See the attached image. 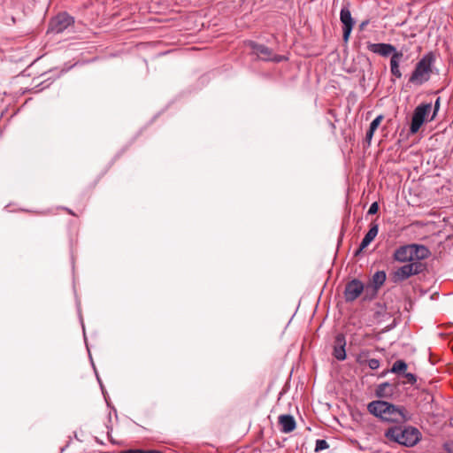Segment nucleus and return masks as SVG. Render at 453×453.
<instances>
[{
	"mask_svg": "<svg viewBox=\"0 0 453 453\" xmlns=\"http://www.w3.org/2000/svg\"><path fill=\"white\" fill-rule=\"evenodd\" d=\"M367 49L369 51L383 58H388L389 56L392 57L395 53V51H398L394 45L385 42H368Z\"/></svg>",
	"mask_w": 453,
	"mask_h": 453,
	"instance_id": "1a4fd4ad",
	"label": "nucleus"
},
{
	"mask_svg": "<svg viewBox=\"0 0 453 453\" xmlns=\"http://www.w3.org/2000/svg\"><path fill=\"white\" fill-rule=\"evenodd\" d=\"M384 436L389 441L411 448L419 442L422 434L412 426H392L385 431Z\"/></svg>",
	"mask_w": 453,
	"mask_h": 453,
	"instance_id": "f03ea898",
	"label": "nucleus"
},
{
	"mask_svg": "<svg viewBox=\"0 0 453 453\" xmlns=\"http://www.w3.org/2000/svg\"><path fill=\"white\" fill-rule=\"evenodd\" d=\"M283 395V390H281L279 394L280 397Z\"/></svg>",
	"mask_w": 453,
	"mask_h": 453,
	"instance_id": "2f4dec72",
	"label": "nucleus"
},
{
	"mask_svg": "<svg viewBox=\"0 0 453 453\" xmlns=\"http://www.w3.org/2000/svg\"><path fill=\"white\" fill-rule=\"evenodd\" d=\"M340 20L342 23V38L345 42L349 39V35L355 25V20L351 16L349 5L343 6L340 12Z\"/></svg>",
	"mask_w": 453,
	"mask_h": 453,
	"instance_id": "6e6552de",
	"label": "nucleus"
},
{
	"mask_svg": "<svg viewBox=\"0 0 453 453\" xmlns=\"http://www.w3.org/2000/svg\"><path fill=\"white\" fill-rule=\"evenodd\" d=\"M440 105H441V98H440V97H438V98L435 100V102H434V112H433V115H432V117H431L430 120H433V119L435 118V116H436L437 112H438V111H439V110H440Z\"/></svg>",
	"mask_w": 453,
	"mask_h": 453,
	"instance_id": "b1692460",
	"label": "nucleus"
},
{
	"mask_svg": "<svg viewBox=\"0 0 453 453\" xmlns=\"http://www.w3.org/2000/svg\"><path fill=\"white\" fill-rule=\"evenodd\" d=\"M383 115H379L377 116L370 124V127L369 128L376 131V129L378 128V127L380 126V122L382 121L383 119Z\"/></svg>",
	"mask_w": 453,
	"mask_h": 453,
	"instance_id": "4be33fe9",
	"label": "nucleus"
},
{
	"mask_svg": "<svg viewBox=\"0 0 453 453\" xmlns=\"http://www.w3.org/2000/svg\"><path fill=\"white\" fill-rule=\"evenodd\" d=\"M367 410L376 418L388 423H404L411 419V415L403 406H396L382 400L369 403Z\"/></svg>",
	"mask_w": 453,
	"mask_h": 453,
	"instance_id": "f257e3e1",
	"label": "nucleus"
},
{
	"mask_svg": "<svg viewBox=\"0 0 453 453\" xmlns=\"http://www.w3.org/2000/svg\"><path fill=\"white\" fill-rule=\"evenodd\" d=\"M411 246L413 262H419L429 257L430 251L426 246L421 244H411Z\"/></svg>",
	"mask_w": 453,
	"mask_h": 453,
	"instance_id": "4468645a",
	"label": "nucleus"
},
{
	"mask_svg": "<svg viewBox=\"0 0 453 453\" xmlns=\"http://www.w3.org/2000/svg\"><path fill=\"white\" fill-rule=\"evenodd\" d=\"M119 453H163V452L160 450H157V449H128L126 450H122Z\"/></svg>",
	"mask_w": 453,
	"mask_h": 453,
	"instance_id": "aec40b11",
	"label": "nucleus"
},
{
	"mask_svg": "<svg viewBox=\"0 0 453 453\" xmlns=\"http://www.w3.org/2000/svg\"><path fill=\"white\" fill-rule=\"evenodd\" d=\"M283 421H284L283 414L279 415V417H278V424H279L280 426H283Z\"/></svg>",
	"mask_w": 453,
	"mask_h": 453,
	"instance_id": "cd10ccee",
	"label": "nucleus"
},
{
	"mask_svg": "<svg viewBox=\"0 0 453 453\" xmlns=\"http://www.w3.org/2000/svg\"><path fill=\"white\" fill-rule=\"evenodd\" d=\"M378 232H379L378 225L377 224H372L371 226L369 231L366 233V234L363 238V240H362V242H361V243L359 245V249L356 252V254L359 253L364 249H365L374 240V238L377 236Z\"/></svg>",
	"mask_w": 453,
	"mask_h": 453,
	"instance_id": "2eb2a0df",
	"label": "nucleus"
},
{
	"mask_svg": "<svg viewBox=\"0 0 453 453\" xmlns=\"http://www.w3.org/2000/svg\"><path fill=\"white\" fill-rule=\"evenodd\" d=\"M406 370L407 364L403 360H397L393 364L390 372L398 374L401 372H404Z\"/></svg>",
	"mask_w": 453,
	"mask_h": 453,
	"instance_id": "a211bd4d",
	"label": "nucleus"
},
{
	"mask_svg": "<svg viewBox=\"0 0 453 453\" xmlns=\"http://www.w3.org/2000/svg\"><path fill=\"white\" fill-rule=\"evenodd\" d=\"M329 445L326 440L319 439L316 441L315 451H321L327 449Z\"/></svg>",
	"mask_w": 453,
	"mask_h": 453,
	"instance_id": "412c9836",
	"label": "nucleus"
},
{
	"mask_svg": "<svg viewBox=\"0 0 453 453\" xmlns=\"http://www.w3.org/2000/svg\"><path fill=\"white\" fill-rule=\"evenodd\" d=\"M362 356H364V357H367V356H368V351H366V352H362V353L360 354L359 357H361ZM357 361L361 363L360 358H358V359H357Z\"/></svg>",
	"mask_w": 453,
	"mask_h": 453,
	"instance_id": "7c9ffc66",
	"label": "nucleus"
},
{
	"mask_svg": "<svg viewBox=\"0 0 453 453\" xmlns=\"http://www.w3.org/2000/svg\"><path fill=\"white\" fill-rule=\"evenodd\" d=\"M368 366L372 370H376L380 367V360L376 358H371L367 361Z\"/></svg>",
	"mask_w": 453,
	"mask_h": 453,
	"instance_id": "5701e85b",
	"label": "nucleus"
},
{
	"mask_svg": "<svg viewBox=\"0 0 453 453\" xmlns=\"http://www.w3.org/2000/svg\"><path fill=\"white\" fill-rule=\"evenodd\" d=\"M386 273L384 271H378L376 272L372 276V282H373V296L377 294L378 289L384 284L386 280Z\"/></svg>",
	"mask_w": 453,
	"mask_h": 453,
	"instance_id": "f3484780",
	"label": "nucleus"
},
{
	"mask_svg": "<svg viewBox=\"0 0 453 453\" xmlns=\"http://www.w3.org/2000/svg\"><path fill=\"white\" fill-rule=\"evenodd\" d=\"M422 264L420 262H412L404 265L396 269L391 275L393 282H401L412 275L418 274L422 272Z\"/></svg>",
	"mask_w": 453,
	"mask_h": 453,
	"instance_id": "20e7f679",
	"label": "nucleus"
},
{
	"mask_svg": "<svg viewBox=\"0 0 453 453\" xmlns=\"http://www.w3.org/2000/svg\"><path fill=\"white\" fill-rule=\"evenodd\" d=\"M404 376L407 379L408 382L411 385L417 381L416 376L413 373L407 372L404 374Z\"/></svg>",
	"mask_w": 453,
	"mask_h": 453,
	"instance_id": "a878e982",
	"label": "nucleus"
},
{
	"mask_svg": "<svg viewBox=\"0 0 453 453\" xmlns=\"http://www.w3.org/2000/svg\"><path fill=\"white\" fill-rule=\"evenodd\" d=\"M345 346V336L342 334H337L334 340L333 356L339 361H343L346 359Z\"/></svg>",
	"mask_w": 453,
	"mask_h": 453,
	"instance_id": "9b49d317",
	"label": "nucleus"
},
{
	"mask_svg": "<svg viewBox=\"0 0 453 453\" xmlns=\"http://www.w3.org/2000/svg\"><path fill=\"white\" fill-rule=\"evenodd\" d=\"M403 58L402 50L395 51L390 58V73L397 79L402 78V72L400 70V63Z\"/></svg>",
	"mask_w": 453,
	"mask_h": 453,
	"instance_id": "ddd939ff",
	"label": "nucleus"
},
{
	"mask_svg": "<svg viewBox=\"0 0 453 453\" xmlns=\"http://www.w3.org/2000/svg\"><path fill=\"white\" fill-rule=\"evenodd\" d=\"M365 290L363 282L359 280L354 279L349 281L343 292L344 299L347 303H351L357 300Z\"/></svg>",
	"mask_w": 453,
	"mask_h": 453,
	"instance_id": "423d86ee",
	"label": "nucleus"
},
{
	"mask_svg": "<svg viewBox=\"0 0 453 453\" xmlns=\"http://www.w3.org/2000/svg\"><path fill=\"white\" fill-rule=\"evenodd\" d=\"M447 449L449 453H453V443L448 444Z\"/></svg>",
	"mask_w": 453,
	"mask_h": 453,
	"instance_id": "c756f323",
	"label": "nucleus"
},
{
	"mask_svg": "<svg viewBox=\"0 0 453 453\" xmlns=\"http://www.w3.org/2000/svg\"><path fill=\"white\" fill-rule=\"evenodd\" d=\"M374 132H375V131H374V130H372V129H371V128H369V129L367 130L366 134H365V139H366V141H367L368 142H371V140L372 139V136H373V134H374Z\"/></svg>",
	"mask_w": 453,
	"mask_h": 453,
	"instance_id": "bb28decb",
	"label": "nucleus"
},
{
	"mask_svg": "<svg viewBox=\"0 0 453 453\" xmlns=\"http://www.w3.org/2000/svg\"><path fill=\"white\" fill-rule=\"evenodd\" d=\"M435 61L434 52L430 51L425 54L416 64L412 71L409 82L416 85H422L428 81L433 73V65Z\"/></svg>",
	"mask_w": 453,
	"mask_h": 453,
	"instance_id": "7ed1b4c3",
	"label": "nucleus"
},
{
	"mask_svg": "<svg viewBox=\"0 0 453 453\" xmlns=\"http://www.w3.org/2000/svg\"><path fill=\"white\" fill-rule=\"evenodd\" d=\"M367 24V21L362 23V27L365 26Z\"/></svg>",
	"mask_w": 453,
	"mask_h": 453,
	"instance_id": "473e14b6",
	"label": "nucleus"
},
{
	"mask_svg": "<svg viewBox=\"0 0 453 453\" xmlns=\"http://www.w3.org/2000/svg\"><path fill=\"white\" fill-rule=\"evenodd\" d=\"M378 210H379L378 203H377V202H374V203H372L371 204V206H370V208H369V210H368V212H367V213H368L369 215H372V214L377 213Z\"/></svg>",
	"mask_w": 453,
	"mask_h": 453,
	"instance_id": "393cba45",
	"label": "nucleus"
},
{
	"mask_svg": "<svg viewBox=\"0 0 453 453\" xmlns=\"http://www.w3.org/2000/svg\"><path fill=\"white\" fill-rule=\"evenodd\" d=\"M393 257L395 261H398L400 263H412L413 261L411 244L403 245L397 248L394 252Z\"/></svg>",
	"mask_w": 453,
	"mask_h": 453,
	"instance_id": "f8f14e48",
	"label": "nucleus"
},
{
	"mask_svg": "<svg viewBox=\"0 0 453 453\" xmlns=\"http://www.w3.org/2000/svg\"><path fill=\"white\" fill-rule=\"evenodd\" d=\"M73 19L67 13H59L50 20V30L55 34H60L73 25Z\"/></svg>",
	"mask_w": 453,
	"mask_h": 453,
	"instance_id": "0eeeda50",
	"label": "nucleus"
},
{
	"mask_svg": "<svg viewBox=\"0 0 453 453\" xmlns=\"http://www.w3.org/2000/svg\"><path fill=\"white\" fill-rule=\"evenodd\" d=\"M431 104H420L415 108L410 127L411 134H416L419 130L426 120V116L431 111Z\"/></svg>",
	"mask_w": 453,
	"mask_h": 453,
	"instance_id": "39448f33",
	"label": "nucleus"
},
{
	"mask_svg": "<svg viewBox=\"0 0 453 453\" xmlns=\"http://www.w3.org/2000/svg\"><path fill=\"white\" fill-rule=\"evenodd\" d=\"M394 387L388 382H383L377 386L375 394L379 398L389 397L393 395Z\"/></svg>",
	"mask_w": 453,
	"mask_h": 453,
	"instance_id": "dca6fc26",
	"label": "nucleus"
},
{
	"mask_svg": "<svg viewBox=\"0 0 453 453\" xmlns=\"http://www.w3.org/2000/svg\"><path fill=\"white\" fill-rule=\"evenodd\" d=\"M250 46L253 50L254 53L258 56L259 58L265 61L268 60H274V61H280L281 57L280 56H275L273 52L266 46L262 44H257L254 42H250Z\"/></svg>",
	"mask_w": 453,
	"mask_h": 453,
	"instance_id": "9d476101",
	"label": "nucleus"
},
{
	"mask_svg": "<svg viewBox=\"0 0 453 453\" xmlns=\"http://www.w3.org/2000/svg\"><path fill=\"white\" fill-rule=\"evenodd\" d=\"M64 211H65L68 214L76 216V214L69 208H63Z\"/></svg>",
	"mask_w": 453,
	"mask_h": 453,
	"instance_id": "c85d7f7f",
	"label": "nucleus"
},
{
	"mask_svg": "<svg viewBox=\"0 0 453 453\" xmlns=\"http://www.w3.org/2000/svg\"><path fill=\"white\" fill-rule=\"evenodd\" d=\"M296 426L295 418L291 415L285 414V433L292 432Z\"/></svg>",
	"mask_w": 453,
	"mask_h": 453,
	"instance_id": "6ab92c4d",
	"label": "nucleus"
}]
</instances>
